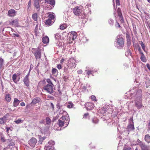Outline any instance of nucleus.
Masks as SVG:
<instances>
[{
	"instance_id": "nucleus-1",
	"label": "nucleus",
	"mask_w": 150,
	"mask_h": 150,
	"mask_svg": "<svg viewBox=\"0 0 150 150\" xmlns=\"http://www.w3.org/2000/svg\"><path fill=\"white\" fill-rule=\"evenodd\" d=\"M132 97L134 98L135 104L138 108H141L142 105V92L141 90H137L136 87L130 91Z\"/></svg>"
},
{
	"instance_id": "nucleus-2",
	"label": "nucleus",
	"mask_w": 150,
	"mask_h": 150,
	"mask_svg": "<svg viewBox=\"0 0 150 150\" xmlns=\"http://www.w3.org/2000/svg\"><path fill=\"white\" fill-rule=\"evenodd\" d=\"M115 46L118 49H121L124 45V39L122 35H117L116 38Z\"/></svg>"
},
{
	"instance_id": "nucleus-3",
	"label": "nucleus",
	"mask_w": 150,
	"mask_h": 150,
	"mask_svg": "<svg viewBox=\"0 0 150 150\" xmlns=\"http://www.w3.org/2000/svg\"><path fill=\"white\" fill-rule=\"evenodd\" d=\"M69 117H60L58 120V124L59 126L62 127L65 126V127H66L69 124Z\"/></svg>"
},
{
	"instance_id": "nucleus-4",
	"label": "nucleus",
	"mask_w": 150,
	"mask_h": 150,
	"mask_svg": "<svg viewBox=\"0 0 150 150\" xmlns=\"http://www.w3.org/2000/svg\"><path fill=\"white\" fill-rule=\"evenodd\" d=\"M47 15L48 18L46 20L45 24L48 25H52L54 21V14L53 13H48L47 14Z\"/></svg>"
},
{
	"instance_id": "nucleus-5",
	"label": "nucleus",
	"mask_w": 150,
	"mask_h": 150,
	"mask_svg": "<svg viewBox=\"0 0 150 150\" xmlns=\"http://www.w3.org/2000/svg\"><path fill=\"white\" fill-rule=\"evenodd\" d=\"M32 52L33 53L36 59L41 58V52L39 48L38 47L36 48H33L32 49Z\"/></svg>"
},
{
	"instance_id": "nucleus-6",
	"label": "nucleus",
	"mask_w": 150,
	"mask_h": 150,
	"mask_svg": "<svg viewBox=\"0 0 150 150\" xmlns=\"http://www.w3.org/2000/svg\"><path fill=\"white\" fill-rule=\"evenodd\" d=\"M53 86L54 85L52 84H47L44 87L43 89L47 93L50 94H52L54 92V89Z\"/></svg>"
},
{
	"instance_id": "nucleus-7",
	"label": "nucleus",
	"mask_w": 150,
	"mask_h": 150,
	"mask_svg": "<svg viewBox=\"0 0 150 150\" xmlns=\"http://www.w3.org/2000/svg\"><path fill=\"white\" fill-rule=\"evenodd\" d=\"M76 61L74 58L70 59L68 61V66L69 68H74L76 65Z\"/></svg>"
},
{
	"instance_id": "nucleus-8",
	"label": "nucleus",
	"mask_w": 150,
	"mask_h": 150,
	"mask_svg": "<svg viewBox=\"0 0 150 150\" xmlns=\"http://www.w3.org/2000/svg\"><path fill=\"white\" fill-rule=\"evenodd\" d=\"M55 142L54 141H49L44 147L45 150H52L53 146L55 144Z\"/></svg>"
},
{
	"instance_id": "nucleus-9",
	"label": "nucleus",
	"mask_w": 150,
	"mask_h": 150,
	"mask_svg": "<svg viewBox=\"0 0 150 150\" xmlns=\"http://www.w3.org/2000/svg\"><path fill=\"white\" fill-rule=\"evenodd\" d=\"M58 110L59 111V116L60 117H69L68 114L65 111L60 108H59Z\"/></svg>"
},
{
	"instance_id": "nucleus-10",
	"label": "nucleus",
	"mask_w": 150,
	"mask_h": 150,
	"mask_svg": "<svg viewBox=\"0 0 150 150\" xmlns=\"http://www.w3.org/2000/svg\"><path fill=\"white\" fill-rule=\"evenodd\" d=\"M139 145L141 148L142 150H149L150 149L149 146L146 145L144 143L140 141Z\"/></svg>"
},
{
	"instance_id": "nucleus-11",
	"label": "nucleus",
	"mask_w": 150,
	"mask_h": 150,
	"mask_svg": "<svg viewBox=\"0 0 150 150\" xmlns=\"http://www.w3.org/2000/svg\"><path fill=\"white\" fill-rule=\"evenodd\" d=\"M73 12L74 14L76 16H79L82 12V10L78 6L76 7L73 9Z\"/></svg>"
},
{
	"instance_id": "nucleus-12",
	"label": "nucleus",
	"mask_w": 150,
	"mask_h": 150,
	"mask_svg": "<svg viewBox=\"0 0 150 150\" xmlns=\"http://www.w3.org/2000/svg\"><path fill=\"white\" fill-rule=\"evenodd\" d=\"M37 142V139L33 137L28 141V143L31 146L34 147Z\"/></svg>"
},
{
	"instance_id": "nucleus-13",
	"label": "nucleus",
	"mask_w": 150,
	"mask_h": 150,
	"mask_svg": "<svg viewBox=\"0 0 150 150\" xmlns=\"http://www.w3.org/2000/svg\"><path fill=\"white\" fill-rule=\"evenodd\" d=\"M79 19H82L83 20L82 21V22L83 23H85L87 21V16L84 14V13H81L79 16Z\"/></svg>"
},
{
	"instance_id": "nucleus-14",
	"label": "nucleus",
	"mask_w": 150,
	"mask_h": 150,
	"mask_svg": "<svg viewBox=\"0 0 150 150\" xmlns=\"http://www.w3.org/2000/svg\"><path fill=\"white\" fill-rule=\"evenodd\" d=\"M85 106L88 110H92L94 107V104L91 103H86Z\"/></svg>"
},
{
	"instance_id": "nucleus-15",
	"label": "nucleus",
	"mask_w": 150,
	"mask_h": 150,
	"mask_svg": "<svg viewBox=\"0 0 150 150\" xmlns=\"http://www.w3.org/2000/svg\"><path fill=\"white\" fill-rule=\"evenodd\" d=\"M16 11L14 9H11L8 12V15L10 17H13L16 15Z\"/></svg>"
},
{
	"instance_id": "nucleus-16",
	"label": "nucleus",
	"mask_w": 150,
	"mask_h": 150,
	"mask_svg": "<svg viewBox=\"0 0 150 150\" xmlns=\"http://www.w3.org/2000/svg\"><path fill=\"white\" fill-rule=\"evenodd\" d=\"M45 2L46 4V6H48L50 5L52 6H53L55 4L54 0H45Z\"/></svg>"
},
{
	"instance_id": "nucleus-17",
	"label": "nucleus",
	"mask_w": 150,
	"mask_h": 150,
	"mask_svg": "<svg viewBox=\"0 0 150 150\" xmlns=\"http://www.w3.org/2000/svg\"><path fill=\"white\" fill-rule=\"evenodd\" d=\"M10 23L15 26L18 27L19 26L18 25V19H16L11 21H9Z\"/></svg>"
},
{
	"instance_id": "nucleus-18",
	"label": "nucleus",
	"mask_w": 150,
	"mask_h": 150,
	"mask_svg": "<svg viewBox=\"0 0 150 150\" xmlns=\"http://www.w3.org/2000/svg\"><path fill=\"white\" fill-rule=\"evenodd\" d=\"M7 115H6L0 118V124L3 125L5 123L7 120Z\"/></svg>"
},
{
	"instance_id": "nucleus-19",
	"label": "nucleus",
	"mask_w": 150,
	"mask_h": 150,
	"mask_svg": "<svg viewBox=\"0 0 150 150\" xmlns=\"http://www.w3.org/2000/svg\"><path fill=\"white\" fill-rule=\"evenodd\" d=\"M117 12L118 16L119 17V19H120L121 22L123 23L124 22V19L123 17L122 16L121 9L120 8H118Z\"/></svg>"
},
{
	"instance_id": "nucleus-20",
	"label": "nucleus",
	"mask_w": 150,
	"mask_h": 150,
	"mask_svg": "<svg viewBox=\"0 0 150 150\" xmlns=\"http://www.w3.org/2000/svg\"><path fill=\"white\" fill-rule=\"evenodd\" d=\"M7 142L8 143V147L9 148L11 149V146H13L15 144L14 142H13V140L11 139H8L7 140Z\"/></svg>"
},
{
	"instance_id": "nucleus-21",
	"label": "nucleus",
	"mask_w": 150,
	"mask_h": 150,
	"mask_svg": "<svg viewBox=\"0 0 150 150\" xmlns=\"http://www.w3.org/2000/svg\"><path fill=\"white\" fill-rule=\"evenodd\" d=\"M18 76V75L16 74H13L12 76V79L13 82L15 83H17L19 80V77L18 79H17ZM18 77L19 76H18Z\"/></svg>"
},
{
	"instance_id": "nucleus-22",
	"label": "nucleus",
	"mask_w": 150,
	"mask_h": 150,
	"mask_svg": "<svg viewBox=\"0 0 150 150\" xmlns=\"http://www.w3.org/2000/svg\"><path fill=\"white\" fill-rule=\"evenodd\" d=\"M39 0H34V6L38 10H39Z\"/></svg>"
},
{
	"instance_id": "nucleus-23",
	"label": "nucleus",
	"mask_w": 150,
	"mask_h": 150,
	"mask_svg": "<svg viewBox=\"0 0 150 150\" xmlns=\"http://www.w3.org/2000/svg\"><path fill=\"white\" fill-rule=\"evenodd\" d=\"M20 101L17 98H15L13 103V106L14 107H17L19 105Z\"/></svg>"
},
{
	"instance_id": "nucleus-24",
	"label": "nucleus",
	"mask_w": 150,
	"mask_h": 150,
	"mask_svg": "<svg viewBox=\"0 0 150 150\" xmlns=\"http://www.w3.org/2000/svg\"><path fill=\"white\" fill-rule=\"evenodd\" d=\"M77 36V33L75 32H71L70 34V38H72V40H74L76 39Z\"/></svg>"
},
{
	"instance_id": "nucleus-25",
	"label": "nucleus",
	"mask_w": 150,
	"mask_h": 150,
	"mask_svg": "<svg viewBox=\"0 0 150 150\" xmlns=\"http://www.w3.org/2000/svg\"><path fill=\"white\" fill-rule=\"evenodd\" d=\"M23 81L26 86L27 87L29 86V81L28 78L25 77Z\"/></svg>"
},
{
	"instance_id": "nucleus-26",
	"label": "nucleus",
	"mask_w": 150,
	"mask_h": 150,
	"mask_svg": "<svg viewBox=\"0 0 150 150\" xmlns=\"http://www.w3.org/2000/svg\"><path fill=\"white\" fill-rule=\"evenodd\" d=\"M140 54L141 56L140 58L141 61L144 62H146L147 59L143 53Z\"/></svg>"
},
{
	"instance_id": "nucleus-27",
	"label": "nucleus",
	"mask_w": 150,
	"mask_h": 150,
	"mask_svg": "<svg viewBox=\"0 0 150 150\" xmlns=\"http://www.w3.org/2000/svg\"><path fill=\"white\" fill-rule=\"evenodd\" d=\"M127 130L129 132L134 129V127L133 124H130L128 125L127 127Z\"/></svg>"
},
{
	"instance_id": "nucleus-28",
	"label": "nucleus",
	"mask_w": 150,
	"mask_h": 150,
	"mask_svg": "<svg viewBox=\"0 0 150 150\" xmlns=\"http://www.w3.org/2000/svg\"><path fill=\"white\" fill-rule=\"evenodd\" d=\"M42 42L44 44L48 43L49 42L48 37L47 36L44 37L42 38Z\"/></svg>"
},
{
	"instance_id": "nucleus-29",
	"label": "nucleus",
	"mask_w": 150,
	"mask_h": 150,
	"mask_svg": "<svg viewBox=\"0 0 150 150\" xmlns=\"http://www.w3.org/2000/svg\"><path fill=\"white\" fill-rule=\"evenodd\" d=\"M144 140L148 143L150 142V136L149 134H147L145 135Z\"/></svg>"
},
{
	"instance_id": "nucleus-30",
	"label": "nucleus",
	"mask_w": 150,
	"mask_h": 150,
	"mask_svg": "<svg viewBox=\"0 0 150 150\" xmlns=\"http://www.w3.org/2000/svg\"><path fill=\"white\" fill-rule=\"evenodd\" d=\"M139 44L140 45L142 49L146 53L147 51L145 50V45L142 41H139Z\"/></svg>"
},
{
	"instance_id": "nucleus-31",
	"label": "nucleus",
	"mask_w": 150,
	"mask_h": 150,
	"mask_svg": "<svg viewBox=\"0 0 150 150\" xmlns=\"http://www.w3.org/2000/svg\"><path fill=\"white\" fill-rule=\"evenodd\" d=\"M40 100V98H34L32 101V103L34 104H35L39 102Z\"/></svg>"
},
{
	"instance_id": "nucleus-32",
	"label": "nucleus",
	"mask_w": 150,
	"mask_h": 150,
	"mask_svg": "<svg viewBox=\"0 0 150 150\" xmlns=\"http://www.w3.org/2000/svg\"><path fill=\"white\" fill-rule=\"evenodd\" d=\"M5 99L7 102H9L11 100V96L9 94H6L5 96Z\"/></svg>"
},
{
	"instance_id": "nucleus-33",
	"label": "nucleus",
	"mask_w": 150,
	"mask_h": 150,
	"mask_svg": "<svg viewBox=\"0 0 150 150\" xmlns=\"http://www.w3.org/2000/svg\"><path fill=\"white\" fill-rule=\"evenodd\" d=\"M37 16V14L36 13H34L32 15V18L34 21H37L38 19Z\"/></svg>"
},
{
	"instance_id": "nucleus-34",
	"label": "nucleus",
	"mask_w": 150,
	"mask_h": 150,
	"mask_svg": "<svg viewBox=\"0 0 150 150\" xmlns=\"http://www.w3.org/2000/svg\"><path fill=\"white\" fill-rule=\"evenodd\" d=\"M67 27V25L66 24H63L60 26V28L61 30H64Z\"/></svg>"
},
{
	"instance_id": "nucleus-35",
	"label": "nucleus",
	"mask_w": 150,
	"mask_h": 150,
	"mask_svg": "<svg viewBox=\"0 0 150 150\" xmlns=\"http://www.w3.org/2000/svg\"><path fill=\"white\" fill-rule=\"evenodd\" d=\"M51 120L50 118L48 117H47L46 118V122L47 125H50L51 123Z\"/></svg>"
},
{
	"instance_id": "nucleus-36",
	"label": "nucleus",
	"mask_w": 150,
	"mask_h": 150,
	"mask_svg": "<svg viewBox=\"0 0 150 150\" xmlns=\"http://www.w3.org/2000/svg\"><path fill=\"white\" fill-rule=\"evenodd\" d=\"M31 5V2L30 1L28 2V3L27 6V11H29L30 10V6Z\"/></svg>"
},
{
	"instance_id": "nucleus-37",
	"label": "nucleus",
	"mask_w": 150,
	"mask_h": 150,
	"mask_svg": "<svg viewBox=\"0 0 150 150\" xmlns=\"http://www.w3.org/2000/svg\"><path fill=\"white\" fill-rule=\"evenodd\" d=\"M74 105V104L71 102H69L67 105V107L69 108H73Z\"/></svg>"
},
{
	"instance_id": "nucleus-38",
	"label": "nucleus",
	"mask_w": 150,
	"mask_h": 150,
	"mask_svg": "<svg viewBox=\"0 0 150 150\" xmlns=\"http://www.w3.org/2000/svg\"><path fill=\"white\" fill-rule=\"evenodd\" d=\"M98 120L97 118L94 117L92 119V122L93 123L96 124L98 122Z\"/></svg>"
},
{
	"instance_id": "nucleus-39",
	"label": "nucleus",
	"mask_w": 150,
	"mask_h": 150,
	"mask_svg": "<svg viewBox=\"0 0 150 150\" xmlns=\"http://www.w3.org/2000/svg\"><path fill=\"white\" fill-rule=\"evenodd\" d=\"M108 23L111 26H112L114 24V21L112 19L110 18L108 21Z\"/></svg>"
},
{
	"instance_id": "nucleus-40",
	"label": "nucleus",
	"mask_w": 150,
	"mask_h": 150,
	"mask_svg": "<svg viewBox=\"0 0 150 150\" xmlns=\"http://www.w3.org/2000/svg\"><path fill=\"white\" fill-rule=\"evenodd\" d=\"M23 121L20 119H18L17 120H15L14 121V122L16 124H19L20 123H21L23 122Z\"/></svg>"
},
{
	"instance_id": "nucleus-41",
	"label": "nucleus",
	"mask_w": 150,
	"mask_h": 150,
	"mask_svg": "<svg viewBox=\"0 0 150 150\" xmlns=\"http://www.w3.org/2000/svg\"><path fill=\"white\" fill-rule=\"evenodd\" d=\"M86 73L87 74H88V75H89L90 74H92V72H93V70H91L88 69L86 70Z\"/></svg>"
},
{
	"instance_id": "nucleus-42",
	"label": "nucleus",
	"mask_w": 150,
	"mask_h": 150,
	"mask_svg": "<svg viewBox=\"0 0 150 150\" xmlns=\"http://www.w3.org/2000/svg\"><path fill=\"white\" fill-rule=\"evenodd\" d=\"M60 38V36L58 33L55 34V38L56 40H59Z\"/></svg>"
},
{
	"instance_id": "nucleus-43",
	"label": "nucleus",
	"mask_w": 150,
	"mask_h": 150,
	"mask_svg": "<svg viewBox=\"0 0 150 150\" xmlns=\"http://www.w3.org/2000/svg\"><path fill=\"white\" fill-rule=\"evenodd\" d=\"M89 114L88 113H85L83 117V118L86 119L87 118L89 119Z\"/></svg>"
},
{
	"instance_id": "nucleus-44",
	"label": "nucleus",
	"mask_w": 150,
	"mask_h": 150,
	"mask_svg": "<svg viewBox=\"0 0 150 150\" xmlns=\"http://www.w3.org/2000/svg\"><path fill=\"white\" fill-rule=\"evenodd\" d=\"M4 60L2 59H0V68H1L3 64Z\"/></svg>"
},
{
	"instance_id": "nucleus-45",
	"label": "nucleus",
	"mask_w": 150,
	"mask_h": 150,
	"mask_svg": "<svg viewBox=\"0 0 150 150\" xmlns=\"http://www.w3.org/2000/svg\"><path fill=\"white\" fill-rule=\"evenodd\" d=\"M57 71V70L54 68H52V72L53 74H55Z\"/></svg>"
},
{
	"instance_id": "nucleus-46",
	"label": "nucleus",
	"mask_w": 150,
	"mask_h": 150,
	"mask_svg": "<svg viewBox=\"0 0 150 150\" xmlns=\"http://www.w3.org/2000/svg\"><path fill=\"white\" fill-rule=\"evenodd\" d=\"M46 137H40L39 138V142L42 143V142L45 139Z\"/></svg>"
},
{
	"instance_id": "nucleus-47",
	"label": "nucleus",
	"mask_w": 150,
	"mask_h": 150,
	"mask_svg": "<svg viewBox=\"0 0 150 150\" xmlns=\"http://www.w3.org/2000/svg\"><path fill=\"white\" fill-rule=\"evenodd\" d=\"M47 82L48 83L47 84H52V85H53L52 82L50 79H47Z\"/></svg>"
},
{
	"instance_id": "nucleus-48",
	"label": "nucleus",
	"mask_w": 150,
	"mask_h": 150,
	"mask_svg": "<svg viewBox=\"0 0 150 150\" xmlns=\"http://www.w3.org/2000/svg\"><path fill=\"white\" fill-rule=\"evenodd\" d=\"M124 149V150H132L131 147L129 146H125Z\"/></svg>"
},
{
	"instance_id": "nucleus-49",
	"label": "nucleus",
	"mask_w": 150,
	"mask_h": 150,
	"mask_svg": "<svg viewBox=\"0 0 150 150\" xmlns=\"http://www.w3.org/2000/svg\"><path fill=\"white\" fill-rule=\"evenodd\" d=\"M1 139L2 141L3 142H4L6 140L5 139V138L4 137L2 134L1 135Z\"/></svg>"
},
{
	"instance_id": "nucleus-50",
	"label": "nucleus",
	"mask_w": 150,
	"mask_h": 150,
	"mask_svg": "<svg viewBox=\"0 0 150 150\" xmlns=\"http://www.w3.org/2000/svg\"><path fill=\"white\" fill-rule=\"evenodd\" d=\"M91 99L93 101H96V98L94 96L92 95L91 96Z\"/></svg>"
},
{
	"instance_id": "nucleus-51",
	"label": "nucleus",
	"mask_w": 150,
	"mask_h": 150,
	"mask_svg": "<svg viewBox=\"0 0 150 150\" xmlns=\"http://www.w3.org/2000/svg\"><path fill=\"white\" fill-rule=\"evenodd\" d=\"M82 89L83 91H85L87 89V86L85 85H83L82 86Z\"/></svg>"
},
{
	"instance_id": "nucleus-52",
	"label": "nucleus",
	"mask_w": 150,
	"mask_h": 150,
	"mask_svg": "<svg viewBox=\"0 0 150 150\" xmlns=\"http://www.w3.org/2000/svg\"><path fill=\"white\" fill-rule=\"evenodd\" d=\"M138 51L139 52V54H141L143 53L140 47H139V48H138Z\"/></svg>"
},
{
	"instance_id": "nucleus-53",
	"label": "nucleus",
	"mask_w": 150,
	"mask_h": 150,
	"mask_svg": "<svg viewBox=\"0 0 150 150\" xmlns=\"http://www.w3.org/2000/svg\"><path fill=\"white\" fill-rule=\"evenodd\" d=\"M115 25L116 27V28H120V26L119 24L117 22H116L115 23Z\"/></svg>"
},
{
	"instance_id": "nucleus-54",
	"label": "nucleus",
	"mask_w": 150,
	"mask_h": 150,
	"mask_svg": "<svg viewBox=\"0 0 150 150\" xmlns=\"http://www.w3.org/2000/svg\"><path fill=\"white\" fill-rule=\"evenodd\" d=\"M57 68L59 69H62V67L61 65L60 64H58L57 66Z\"/></svg>"
},
{
	"instance_id": "nucleus-55",
	"label": "nucleus",
	"mask_w": 150,
	"mask_h": 150,
	"mask_svg": "<svg viewBox=\"0 0 150 150\" xmlns=\"http://www.w3.org/2000/svg\"><path fill=\"white\" fill-rule=\"evenodd\" d=\"M126 37L127 39H129H129H130V37L128 33H126Z\"/></svg>"
},
{
	"instance_id": "nucleus-56",
	"label": "nucleus",
	"mask_w": 150,
	"mask_h": 150,
	"mask_svg": "<svg viewBox=\"0 0 150 150\" xmlns=\"http://www.w3.org/2000/svg\"><path fill=\"white\" fill-rule=\"evenodd\" d=\"M116 3L117 5H120L119 0H116Z\"/></svg>"
},
{
	"instance_id": "nucleus-57",
	"label": "nucleus",
	"mask_w": 150,
	"mask_h": 150,
	"mask_svg": "<svg viewBox=\"0 0 150 150\" xmlns=\"http://www.w3.org/2000/svg\"><path fill=\"white\" fill-rule=\"evenodd\" d=\"M6 131L7 132H8V131L10 130L11 131H12V130L11 129V128L10 127H6Z\"/></svg>"
},
{
	"instance_id": "nucleus-58",
	"label": "nucleus",
	"mask_w": 150,
	"mask_h": 150,
	"mask_svg": "<svg viewBox=\"0 0 150 150\" xmlns=\"http://www.w3.org/2000/svg\"><path fill=\"white\" fill-rule=\"evenodd\" d=\"M147 68L150 70V65L149 64H147L146 65Z\"/></svg>"
},
{
	"instance_id": "nucleus-59",
	"label": "nucleus",
	"mask_w": 150,
	"mask_h": 150,
	"mask_svg": "<svg viewBox=\"0 0 150 150\" xmlns=\"http://www.w3.org/2000/svg\"><path fill=\"white\" fill-rule=\"evenodd\" d=\"M20 105L21 106H24L25 105V104L24 102H21L20 103Z\"/></svg>"
},
{
	"instance_id": "nucleus-60",
	"label": "nucleus",
	"mask_w": 150,
	"mask_h": 150,
	"mask_svg": "<svg viewBox=\"0 0 150 150\" xmlns=\"http://www.w3.org/2000/svg\"><path fill=\"white\" fill-rule=\"evenodd\" d=\"M77 72L79 74H81L82 73V71L81 70H80L77 71Z\"/></svg>"
},
{
	"instance_id": "nucleus-61",
	"label": "nucleus",
	"mask_w": 150,
	"mask_h": 150,
	"mask_svg": "<svg viewBox=\"0 0 150 150\" xmlns=\"http://www.w3.org/2000/svg\"><path fill=\"white\" fill-rule=\"evenodd\" d=\"M30 69L28 72V73L25 76V77H28V78L29 77V76L30 75Z\"/></svg>"
},
{
	"instance_id": "nucleus-62",
	"label": "nucleus",
	"mask_w": 150,
	"mask_h": 150,
	"mask_svg": "<svg viewBox=\"0 0 150 150\" xmlns=\"http://www.w3.org/2000/svg\"><path fill=\"white\" fill-rule=\"evenodd\" d=\"M127 41L128 45H129L131 43V42L130 41V39H129H129H127Z\"/></svg>"
},
{
	"instance_id": "nucleus-63",
	"label": "nucleus",
	"mask_w": 150,
	"mask_h": 150,
	"mask_svg": "<svg viewBox=\"0 0 150 150\" xmlns=\"http://www.w3.org/2000/svg\"><path fill=\"white\" fill-rule=\"evenodd\" d=\"M129 52V53L130 54H131V53L130 52V50L129 49H128L127 52L125 53V55H127V54H128Z\"/></svg>"
},
{
	"instance_id": "nucleus-64",
	"label": "nucleus",
	"mask_w": 150,
	"mask_h": 150,
	"mask_svg": "<svg viewBox=\"0 0 150 150\" xmlns=\"http://www.w3.org/2000/svg\"><path fill=\"white\" fill-rule=\"evenodd\" d=\"M64 59L62 58L60 60V63H62L64 61Z\"/></svg>"
}]
</instances>
